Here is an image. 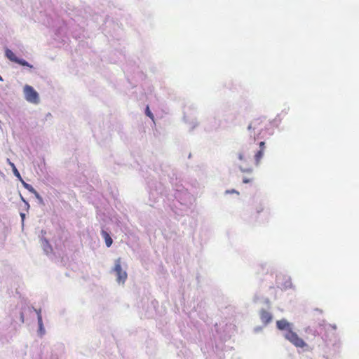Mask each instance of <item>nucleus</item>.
<instances>
[{
    "label": "nucleus",
    "mask_w": 359,
    "mask_h": 359,
    "mask_svg": "<svg viewBox=\"0 0 359 359\" xmlns=\"http://www.w3.org/2000/svg\"><path fill=\"white\" fill-rule=\"evenodd\" d=\"M284 337L296 347L303 348L306 344L304 341L293 332L292 329L283 334Z\"/></svg>",
    "instance_id": "obj_1"
},
{
    "label": "nucleus",
    "mask_w": 359,
    "mask_h": 359,
    "mask_svg": "<svg viewBox=\"0 0 359 359\" xmlns=\"http://www.w3.org/2000/svg\"><path fill=\"white\" fill-rule=\"evenodd\" d=\"M24 94L25 98L27 102L34 104H39V94L32 86L26 85L24 87Z\"/></svg>",
    "instance_id": "obj_2"
},
{
    "label": "nucleus",
    "mask_w": 359,
    "mask_h": 359,
    "mask_svg": "<svg viewBox=\"0 0 359 359\" xmlns=\"http://www.w3.org/2000/svg\"><path fill=\"white\" fill-rule=\"evenodd\" d=\"M112 271L116 273V281L118 283H124L127 279V273L122 270L121 265V259L118 258L115 260L114 267Z\"/></svg>",
    "instance_id": "obj_3"
},
{
    "label": "nucleus",
    "mask_w": 359,
    "mask_h": 359,
    "mask_svg": "<svg viewBox=\"0 0 359 359\" xmlns=\"http://www.w3.org/2000/svg\"><path fill=\"white\" fill-rule=\"evenodd\" d=\"M5 55H6V57L12 62H14L17 64L22 65V66L28 67L29 68L33 67V66L32 65H30L29 63H28L26 60H25L23 59L18 58L15 55V53L11 50H10L8 48L6 49Z\"/></svg>",
    "instance_id": "obj_4"
},
{
    "label": "nucleus",
    "mask_w": 359,
    "mask_h": 359,
    "mask_svg": "<svg viewBox=\"0 0 359 359\" xmlns=\"http://www.w3.org/2000/svg\"><path fill=\"white\" fill-rule=\"evenodd\" d=\"M276 325L278 329H279L280 330L285 331V332H288L289 330L292 329V324L289 323L285 319L278 320L276 322Z\"/></svg>",
    "instance_id": "obj_5"
},
{
    "label": "nucleus",
    "mask_w": 359,
    "mask_h": 359,
    "mask_svg": "<svg viewBox=\"0 0 359 359\" xmlns=\"http://www.w3.org/2000/svg\"><path fill=\"white\" fill-rule=\"evenodd\" d=\"M260 318L262 322L266 325L269 323L272 320V315L271 313L265 311L264 309H262L260 311Z\"/></svg>",
    "instance_id": "obj_6"
},
{
    "label": "nucleus",
    "mask_w": 359,
    "mask_h": 359,
    "mask_svg": "<svg viewBox=\"0 0 359 359\" xmlns=\"http://www.w3.org/2000/svg\"><path fill=\"white\" fill-rule=\"evenodd\" d=\"M35 311L37 313V321H38V325H39L38 334L40 337H43L46 333V330L43 327L42 317H41V315L40 314L39 311H38L37 310H35Z\"/></svg>",
    "instance_id": "obj_7"
},
{
    "label": "nucleus",
    "mask_w": 359,
    "mask_h": 359,
    "mask_svg": "<svg viewBox=\"0 0 359 359\" xmlns=\"http://www.w3.org/2000/svg\"><path fill=\"white\" fill-rule=\"evenodd\" d=\"M102 235L105 240L106 245L108 248L110 247L112 244L113 241H112L111 238L110 237V236L109 235V233L107 231L102 230Z\"/></svg>",
    "instance_id": "obj_8"
},
{
    "label": "nucleus",
    "mask_w": 359,
    "mask_h": 359,
    "mask_svg": "<svg viewBox=\"0 0 359 359\" xmlns=\"http://www.w3.org/2000/svg\"><path fill=\"white\" fill-rule=\"evenodd\" d=\"M7 162L10 165V166L12 168V170H13V172L14 174V175L18 179V180H21V175L19 172V171L18 170V169L16 168L15 164L13 163H12L8 158H7Z\"/></svg>",
    "instance_id": "obj_9"
},
{
    "label": "nucleus",
    "mask_w": 359,
    "mask_h": 359,
    "mask_svg": "<svg viewBox=\"0 0 359 359\" xmlns=\"http://www.w3.org/2000/svg\"><path fill=\"white\" fill-rule=\"evenodd\" d=\"M264 151L259 150L255 155V165L258 166L260 163V161L264 156Z\"/></svg>",
    "instance_id": "obj_10"
},
{
    "label": "nucleus",
    "mask_w": 359,
    "mask_h": 359,
    "mask_svg": "<svg viewBox=\"0 0 359 359\" xmlns=\"http://www.w3.org/2000/svg\"><path fill=\"white\" fill-rule=\"evenodd\" d=\"M42 246L43 250L46 252V254L49 253L51 251L50 245L48 244V242L46 239L43 240Z\"/></svg>",
    "instance_id": "obj_11"
},
{
    "label": "nucleus",
    "mask_w": 359,
    "mask_h": 359,
    "mask_svg": "<svg viewBox=\"0 0 359 359\" xmlns=\"http://www.w3.org/2000/svg\"><path fill=\"white\" fill-rule=\"evenodd\" d=\"M20 180V182H22V184L23 187H24L27 190H28V191H29V192H31V193H32V192H35V189H34V187H33L32 185H30V184H29L26 183V182H25L22 179V178H21V180Z\"/></svg>",
    "instance_id": "obj_12"
},
{
    "label": "nucleus",
    "mask_w": 359,
    "mask_h": 359,
    "mask_svg": "<svg viewBox=\"0 0 359 359\" xmlns=\"http://www.w3.org/2000/svg\"><path fill=\"white\" fill-rule=\"evenodd\" d=\"M238 168L242 172L251 173L252 172V168L251 167L243 168L242 165H240Z\"/></svg>",
    "instance_id": "obj_13"
},
{
    "label": "nucleus",
    "mask_w": 359,
    "mask_h": 359,
    "mask_svg": "<svg viewBox=\"0 0 359 359\" xmlns=\"http://www.w3.org/2000/svg\"><path fill=\"white\" fill-rule=\"evenodd\" d=\"M238 158L240 161H243L244 163L248 162V158L245 156L243 152H239L238 154Z\"/></svg>",
    "instance_id": "obj_14"
},
{
    "label": "nucleus",
    "mask_w": 359,
    "mask_h": 359,
    "mask_svg": "<svg viewBox=\"0 0 359 359\" xmlns=\"http://www.w3.org/2000/svg\"><path fill=\"white\" fill-rule=\"evenodd\" d=\"M145 113L147 114V116H149V118H151L152 120H154V115L151 112V111L149 110V107L147 106V108H146V111H145Z\"/></svg>",
    "instance_id": "obj_15"
},
{
    "label": "nucleus",
    "mask_w": 359,
    "mask_h": 359,
    "mask_svg": "<svg viewBox=\"0 0 359 359\" xmlns=\"http://www.w3.org/2000/svg\"><path fill=\"white\" fill-rule=\"evenodd\" d=\"M36 196V198L39 200V201L41 203H43V199L41 197V196L39 194V193L35 190V192H32Z\"/></svg>",
    "instance_id": "obj_16"
},
{
    "label": "nucleus",
    "mask_w": 359,
    "mask_h": 359,
    "mask_svg": "<svg viewBox=\"0 0 359 359\" xmlns=\"http://www.w3.org/2000/svg\"><path fill=\"white\" fill-rule=\"evenodd\" d=\"M259 145V150L264 151V149H265V142H260Z\"/></svg>",
    "instance_id": "obj_17"
},
{
    "label": "nucleus",
    "mask_w": 359,
    "mask_h": 359,
    "mask_svg": "<svg viewBox=\"0 0 359 359\" xmlns=\"http://www.w3.org/2000/svg\"><path fill=\"white\" fill-rule=\"evenodd\" d=\"M262 327H259V326H258V327H255L254 328V332H256V333H257V332H259L262 331Z\"/></svg>",
    "instance_id": "obj_18"
},
{
    "label": "nucleus",
    "mask_w": 359,
    "mask_h": 359,
    "mask_svg": "<svg viewBox=\"0 0 359 359\" xmlns=\"http://www.w3.org/2000/svg\"><path fill=\"white\" fill-rule=\"evenodd\" d=\"M251 180L247 177H243V183H249Z\"/></svg>",
    "instance_id": "obj_19"
},
{
    "label": "nucleus",
    "mask_w": 359,
    "mask_h": 359,
    "mask_svg": "<svg viewBox=\"0 0 359 359\" xmlns=\"http://www.w3.org/2000/svg\"><path fill=\"white\" fill-rule=\"evenodd\" d=\"M20 216H21L22 220V222H23V221H24V219H25V215L24 213H21V214H20Z\"/></svg>",
    "instance_id": "obj_20"
},
{
    "label": "nucleus",
    "mask_w": 359,
    "mask_h": 359,
    "mask_svg": "<svg viewBox=\"0 0 359 359\" xmlns=\"http://www.w3.org/2000/svg\"><path fill=\"white\" fill-rule=\"evenodd\" d=\"M248 129L249 130L252 129V126H251V124H250V125L248 126Z\"/></svg>",
    "instance_id": "obj_21"
},
{
    "label": "nucleus",
    "mask_w": 359,
    "mask_h": 359,
    "mask_svg": "<svg viewBox=\"0 0 359 359\" xmlns=\"http://www.w3.org/2000/svg\"><path fill=\"white\" fill-rule=\"evenodd\" d=\"M0 81H3V79L1 76H0Z\"/></svg>",
    "instance_id": "obj_22"
},
{
    "label": "nucleus",
    "mask_w": 359,
    "mask_h": 359,
    "mask_svg": "<svg viewBox=\"0 0 359 359\" xmlns=\"http://www.w3.org/2000/svg\"><path fill=\"white\" fill-rule=\"evenodd\" d=\"M231 192L233 193V192H236V191L235 190H232Z\"/></svg>",
    "instance_id": "obj_23"
}]
</instances>
